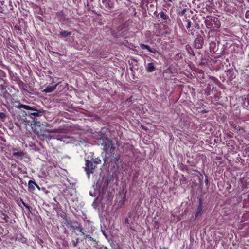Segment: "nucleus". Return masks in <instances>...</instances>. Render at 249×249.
I'll return each instance as SVG.
<instances>
[{
    "instance_id": "nucleus-1",
    "label": "nucleus",
    "mask_w": 249,
    "mask_h": 249,
    "mask_svg": "<svg viewBox=\"0 0 249 249\" xmlns=\"http://www.w3.org/2000/svg\"><path fill=\"white\" fill-rule=\"evenodd\" d=\"M19 108H24L27 110L32 111V112L29 113V115L32 119H35L36 117H39L42 115L45 111L43 110H38L35 107H31L26 105H20L18 106Z\"/></svg>"
},
{
    "instance_id": "nucleus-2",
    "label": "nucleus",
    "mask_w": 249,
    "mask_h": 249,
    "mask_svg": "<svg viewBox=\"0 0 249 249\" xmlns=\"http://www.w3.org/2000/svg\"><path fill=\"white\" fill-rule=\"evenodd\" d=\"M95 165H93L92 161L89 160H86V166L85 170L87 172V174L89 175L90 173H92L95 169Z\"/></svg>"
},
{
    "instance_id": "nucleus-3",
    "label": "nucleus",
    "mask_w": 249,
    "mask_h": 249,
    "mask_svg": "<svg viewBox=\"0 0 249 249\" xmlns=\"http://www.w3.org/2000/svg\"><path fill=\"white\" fill-rule=\"evenodd\" d=\"M203 44V39L201 37L196 38L195 40V45L196 48L200 49L202 47Z\"/></svg>"
},
{
    "instance_id": "nucleus-4",
    "label": "nucleus",
    "mask_w": 249,
    "mask_h": 249,
    "mask_svg": "<svg viewBox=\"0 0 249 249\" xmlns=\"http://www.w3.org/2000/svg\"><path fill=\"white\" fill-rule=\"evenodd\" d=\"M111 144H112V141L108 138H105L102 141L101 145L104 146L103 148H108Z\"/></svg>"
},
{
    "instance_id": "nucleus-5",
    "label": "nucleus",
    "mask_w": 249,
    "mask_h": 249,
    "mask_svg": "<svg viewBox=\"0 0 249 249\" xmlns=\"http://www.w3.org/2000/svg\"><path fill=\"white\" fill-rule=\"evenodd\" d=\"M58 85V84L52 85L51 86H48L46 88H45L43 90V92H46V93H51L53 92L56 88L57 86Z\"/></svg>"
},
{
    "instance_id": "nucleus-6",
    "label": "nucleus",
    "mask_w": 249,
    "mask_h": 249,
    "mask_svg": "<svg viewBox=\"0 0 249 249\" xmlns=\"http://www.w3.org/2000/svg\"><path fill=\"white\" fill-rule=\"evenodd\" d=\"M35 186L39 189V186L33 181L30 180L28 182V189L30 191H33L35 190Z\"/></svg>"
},
{
    "instance_id": "nucleus-7",
    "label": "nucleus",
    "mask_w": 249,
    "mask_h": 249,
    "mask_svg": "<svg viewBox=\"0 0 249 249\" xmlns=\"http://www.w3.org/2000/svg\"><path fill=\"white\" fill-rule=\"evenodd\" d=\"M140 47L142 49H147L149 52L155 53L157 52V51L155 49H151L150 46L145 45L144 44H140Z\"/></svg>"
},
{
    "instance_id": "nucleus-8",
    "label": "nucleus",
    "mask_w": 249,
    "mask_h": 249,
    "mask_svg": "<svg viewBox=\"0 0 249 249\" xmlns=\"http://www.w3.org/2000/svg\"><path fill=\"white\" fill-rule=\"evenodd\" d=\"M71 35V32L67 31H62L59 34V36L61 38H65Z\"/></svg>"
},
{
    "instance_id": "nucleus-9",
    "label": "nucleus",
    "mask_w": 249,
    "mask_h": 249,
    "mask_svg": "<svg viewBox=\"0 0 249 249\" xmlns=\"http://www.w3.org/2000/svg\"><path fill=\"white\" fill-rule=\"evenodd\" d=\"M147 71L148 72H152L154 71L155 69V67L154 66V64L153 63H149L147 64V66L146 67Z\"/></svg>"
},
{
    "instance_id": "nucleus-10",
    "label": "nucleus",
    "mask_w": 249,
    "mask_h": 249,
    "mask_svg": "<svg viewBox=\"0 0 249 249\" xmlns=\"http://www.w3.org/2000/svg\"><path fill=\"white\" fill-rule=\"evenodd\" d=\"M103 150L104 151L109 152L110 153H113L115 150V147L113 146V144L112 143L111 144V145L109 146V147L103 148Z\"/></svg>"
},
{
    "instance_id": "nucleus-11",
    "label": "nucleus",
    "mask_w": 249,
    "mask_h": 249,
    "mask_svg": "<svg viewBox=\"0 0 249 249\" xmlns=\"http://www.w3.org/2000/svg\"><path fill=\"white\" fill-rule=\"evenodd\" d=\"M202 209L201 206H199L197 208V211L195 214L196 218H197L202 215Z\"/></svg>"
},
{
    "instance_id": "nucleus-12",
    "label": "nucleus",
    "mask_w": 249,
    "mask_h": 249,
    "mask_svg": "<svg viewBox=\"0 0 249 249\" xmlns=\"http://www.w3.org/2000/svg\"><path fill=\"white\" fill-rule=\"evenodd\" d=\"M245 21L246 22H249V10L247 11L245 14Z\"/></svg>"
},
{
    "instance_id": "nucleus-13",
    "label": "nucleus",
    "mask_w": 249,
    "mask_h": 249,
    "mask_svg": "<svg viewBox=\"0 0 249 249\" xmlns=\"http://www.w3.org/2000/svg\"><path fill=\"white\" fill-rule=\"evenodd\" d=\"M103 179L105 180L104 183L103 184V187L104 188L106 186H107L108 184V180L107 178H103Z\"/></svg>"
},
{
    "instance_id": "nucleus-14",
    "label": "nucleus",
    "mask_w": 249,
    "mask_h": 249,
    "mask_svg": "<svg viewBox=\"0 0 249 249\" xmlns=\"http://www.w3.org/2000/svg\"><path fill=\"white\" fill-rule=\"evenodd\" d=\"M78 242H79V239H78V238H77V239H76V240H75V241H74V240H72V243H73V246L74 247H76V246H77V244H78Z\"/></svg>"
},
{
    "instance_id": "nucleus-15",
    "label": "nucleus",
    "mask_w": 249,
    "mask_h": 249,
    "mask_svg": "<svg viewBox=\"0 0 249 249\" xmlns=\"http://www.w3.org/2000/svg\"><path fill=\"white\" fill-rule=\"evenodd\" d=\"M3 215L4 216V217L2 219L4 220H5V222H8L9 217L7 215H5V214H3Z\"/></svg>"
},
{
    "instance_id": "nucleus-16",
    "label": "nucleus",
    "mask_w": 249,
    "mask_h": 249,
    "mask_svg": "<svg viewBox=\"0 0 249 249\" xmlns=\"http://www.w3.org/2000/svg\"><path fill=\"white\" fill-rule=\"evenodd\" d=\"M75 229L81 232L83 235H85V233L83 231V229L80 227H76Z\"/></svg>"
},
{
    "instance_id": "nucleus-17",
    "label": "nucleus",
    "mask_w": 249,
    "mask_h": 249,
    "mask_svg": "<svg viewBox=\"0 0 249 249\" xmlns=\"http://www.w3.org/2000/svg\"><path fill=\"white\" fill-rule=\"evenodd\" d=\"M95 164H99L101 163V160L98 158H96L94 161Z\"/></svg>"
},
{
    "instance_id": "nucleus-18",
    "label": "nucleus",
    "mask_w": 249,
    "mask_h": 249,
    "mask_svg": "<svg viewBox=\"0 0 249 249\" xmlns=\"http://www.w3.org/2000/svg\"><path fill=\"white\" fill-rule=\"evenodd\" d=\"M160 17L161 18H162L163 19H166V16L163 12H161L160 14Z\"/></svg>"
},
{
    "instance_id": "nucleus-19",
    "label": "nucleus",
    "mask_w": 249,
    "mask_h": 249,
    "mask_svg": "<svg viewBox=\"0 0 249 249\" xmlns=\"http://www.w3.org/2000/svg\"><path fill=\"white\" fill-rule=\"evenodd\" d=\"M21 201H22V204L26 207V208L28 209L30 211V207L29 206L25 203L22 200H21Z\"/></svg>"
},
{
    "instance_id": "nucleus-20",
    "label": "nucleus",
    "mask_w": 249,
    "mask_h": 249,
    "mask_svg": "<svg viewBox=\"0 0 249 249\" xmlns=\"http://www.w3.org/2000/svg\"><path fill=\"white\" fill-rule=\"evenodd\" d=\"M5 114L4 113L1 112L0 113V118L1 119H3L5 117Z\"/></svg>"
},
{
    "instance_id": "nucleus-21",
    "label": "nucleus",
    "mask_w": 249,
    "mask_h": 249,
    "mask_svg": "<svg viewBox=\"0 0 249 249\" xmlns=\"http://www.w3.org/2000/svg\"><path fill=\"white\" fill-rule=\"evenodd\" d=\"M15 156H21L22 155V153L21 152H16L14 154Z\"/></svg>"
},
{
    "instance_id": "nucleus-22",
    "label": "nucleus",
    "mask_w": 249,
    "mask_h": 249,
    "mask_svg": "<svg viewBox=\"0 0 249 249\" xmlns=\"http://www.w3.org/2000/svg\"><path fill=\"white\" fill-rule=\"evenodd\" d=\"M191 22L189 21H188V22H187V25L186 26L187 28V29L190 28V27H191Z\"/></svg>"
},
{
    "instance_id": "nucleus-23",
    "label": "nucleus",
    "mask_w": 249,
    "mask_h": 249,
    "mask_svg": "<svg viewBox=\"0 0 249 249\" xmlns=\"http://www.w3.org/2000/svg\"><path fill=\"white\" fill-rule=\"evenodd\" d=\"M60 131L58 130V129H53L52 130V133H58Z\"/></svg>"
},
{
    "instance_id": "nucleus-24",
    "label": "nucleus",
    "mask_w": 249,
    "mask_h": 249,
    "mask_svg": "<svg viewBox=\"0 0 249 249\" xmlns=\"http://www.w3.org/2000/svg\"><path fill=\"white\" fill-rule=\"evenodd\" d=\"M52 130H51V129H46L45 130V132L49 133H52Z\"/></svg>"
},
{
    "instance_id": "nucleus-25",
    "label": "nucleus",
    "mask_w": 249,
    "mask_h": 249,
    "mask_svg": "<svg viewBox=\"0 0 249 249\" xmlns=\"http://www.w3.org/2000/svg\"><path fill=\"white\" fill-rule=\"evenodd\" d=\"M90 196H95V195L92 194L91 192H90Z\"/></svg>"
},
{
    "instance_id": "nucleus-26",
    "label": "nucleus",
    "mask_w": 249,
    "mask_h": 249,
    "mask_svg": "<svg viewBox=\"0 0 249 249\" xmlns=\"http://www.w3.org/2000/svg\"><path fill=\"white\" fill-rule=\"evenodd\" d=\"M85 235L86 237H87V238H89V237H90V236H89V235H87V234H85V235Z\"/></svg>"
},
{
    "instance_id": "nucleus-27",
    "label": "nucleus",
    "mask_w": 249,
    "mask_h": 249,
    "mask_svg": "<svg viewBox=\"0 0 249 249\" xmlns=\"http://www.w3.org/2000/svg\"><path fill=\"white\" fill-rule=\"evenodd\" d=\"M89 239L90 241H94V239L91 237H89Z\"/></svg>"
},
{
    "instance_id": "nucleus-28",
    "label": "nucleus",
    "mask_w": 249,
    "mask_h": 249,
    "mask_svg": "<svg viewBox=\"0 0 249 249\" xmlns=\"http://www.w3.org/2000/svg\"><path fill=\"white\" fill-rule=\"evenodd\" d=\"M160 249H168L166 248H160Z\"/></svg>"
},
{
    "instance_id": "nucleus-29",
    "label": "nucleus",
    "mask_w": 249,
    "mask_h": 249,
    "mask_svg": "<svg viewBox=\"0 0 249 249\" xmlns=\"http://www.w3.org/2000/svg\"><path fill=\"white\" fill-rule=\"evenodd\" d=\"M248 104H249V98H248Z\"/></svg>"
},
{
    "instance_id": "nucleus-30",
    "label": "nucleus",
    "mask_w": 249,
    "mask_h": 249,
    "mask_svg": "<svg viewBox=\"0 0 249 249\" xmlns=\"http://www.w3.org/2000/svg\"><path fill=\"white\" fill-rule=\"evenodd\" d=\"M47 124V125H46V126H49V124Z\"/></svg>"
},
{
    "instance_id": "nucleus-31",
    "label": "nucleus",
    "mask_w": 249,
    "mask_h": 249,
    "mask_svg": "<svg viewBox=\"0 0 249 249\" xmlns=\"http://www.w3.org/2000/svg\"><path fill=\"white\" fill-rule=\"evenodd\" d=\"M169 0V1H172V0Z\"/></svg>"
}]
</instances>
